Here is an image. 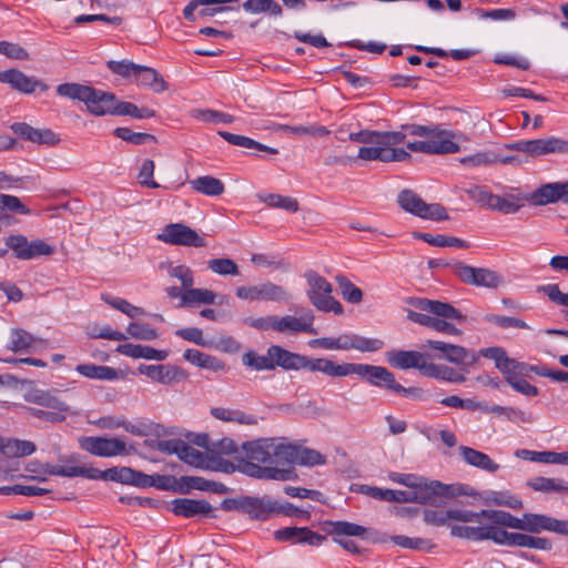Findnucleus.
I'll use <instances>...</instances> for the list:
<instances>
[{"mask_svg":"<svg viewBox=\"0 0 568 568\" xmlns=\"http://www.w3.org/2000/svg\"><path fill=\"white\" fill-rule=\"evenodd\" d=\"M0 53L12 60H29V52L18 43L0 41Z\"/></svg>","mask_w":568,"mask_h":568,"instance_id":"obj_62","label":"nucleus"},{"mask_svg":"<svg viewBox=\"0 0 568 568\" xmlns=\"http://www.w3.org/2000/svg\"><path fill=\"white\" fill-rule=\"evenodd\" d=\"M6 244L9 248H11L14 253V256L19 260L26 261V256L22 254H26L28 252L30 242L28 239L20 234H12L7 237Z\"/></svg>","mask_w":568,"mask_h":568,"instance_id":"obj_63","label":"nucleus"},{"mask_svg":"<svg viewBox=\"0 0 568 568\" xmlns=\"http://www.w3.org/2000/svg\"><path fill=\"white\" fill-rule=\"evenodd\" d=\"M108 68L115 74H119L123 78H128L131 74L139 75L142 69V65L135 64L131 61H108Z\"/></svg>","mask_w":568,"mask_h":568,"instance_id":"obj_61","label":"nucleus"},{"mask_svg":"<svg viewBox=\"0 0 568 568\" xmlns=\"http://www.w3.org/2000/svg\"><path fill=\"white\" fill-rule=\"evenodd\" d=\"M480 355L495 362L496 368L503 374L508 385L518 378L527 377V364L509 357L501 347L483 348Z\"/></svg>","mask_w":568,"mask_h":568,"instance_id":"obj_16","label":"nucleus"},{"mask_svg":"<svg viewBox=\"0 0 568 568\" xmlns=\"http://www.w3.org/2000/svg\"><path fill=\"white\" fill-rule=\"evenodd\" d=\"M190 184L195 192L207 196H219L225 191L223 182L211 175L199 176L190 181Z\"/></svg>","mask_w":568,"mask_h":568,"instance_id":"obj_40","label":"nucleus"},{"mask_svg":"<svg viewBox=\"0 0 568 568\" xmlns=\"http://www.w3.org/2000/svg\"><path fill=\"white\" fill-rule=\"evenodd\" d=\"M234 462L235 463L225 460L221 457H215V460H210L209 468L225 474L240 471L257 479H272L281 481L295 479V474L291 468L261 466L251 462H246L243 456H235Z\"/></svg>","mask_w":568,"mask_h":568,"instance_id":"obj_7","label":"nucleus"},{"mask_svg":"<svg viewBox=\"0 0 568 568\" xmlns=\"http://www.w3.org/2000/svg\"><path fill=\"white\" fill-rule=\"evenodd\" d=\"M75 371L87 378L99 381H114L120 377L115 368L95 364H80Z\"/></svg>","mask_w":568,"mask_h":568,"instance_id":"obj_41","label":"nucleus"},{"mask_svg":"<svg viewBox=\"0 0 568 568\" xmlns=\"http://www.w3.org/2000/svg\"><path fill=\"white\" fill-rule=\"evenodd\" d=\"M79 443L82 449L101 457L123 456L130 453L125 442L120 438L82 437Z\"/></svg>","mask_w":568,"mask_h":568,"instance_id":"obj_19","label":"nucleus"},{"mask_svg":"<svg viewBox=\"0 0 568 568\" xmlns=\"http://www.w3.org/2000/svg\"><path fill=\"white\" fill-rule=\"evenodd\" d=\"M382 342L371 339L356 334H342L337 336V351L356 349L358 352H375L379 349Z\"/></svg>","mask_w":568,"mask_h":568,"instance_id":"obj_33","label":"nucleus"},{"mask_svg":"<svg viewBox=\"0 0 568 568\" xmlns=\"http://www.w3.org/2000/svg\"><path fill=\"white\" fill-rule=\"evenodd\" d=\"M57 93L84 102L88 111L97 116L113 114L116 98L112 93L79 83H62L58 85Z\"/></svg>","mask_w":568,"mask_h":568,"instance_id":"obj_6","label":"nucleus"},{"mask_svg":"<svg viewBox=\"0 0 568 568\" xmlns=\"http://www.w3.org/2000/svg\"><path fill=\"white\" fill-rule=\"evenodd\" d=\"M261 202L273 209H280L290 213H296L300 210V203L295 197L281 195L276 193L258 194Z\"/></svg>","mask_w":568,"mask_h":568,"instance_id":"obj_42","label":"nucleus"},{"mask_svg":"<svg viewBox=\"0 0 568 568\" xmlns=\"http://www.w3.org/2000/svg\"><path fill=\"white\" fill-rule=\"evenodd\" d=\"M214 418L222 422H232L241 425H256L257 420L253 415L245 414L240 409L215 407L211 409Z\"/></svg>","mask_w":568,"mask_h":568,"instance_id":"obj_43","label":"nucleus"},{"mask_svg":"<svg viewBox=\"0 0 568 568\" xmlns=\"http://www.w3.org/2000/svg\"><path fill=\"white\" fill-rule=\"evenodd\" d=\"M399 206L420 219L432 221H445L448 219L446 209L438 203L427 204L423 199L410 190H403L398 194Z\"/></svg>","mask_w":568,"mask_h":568,"instance_id":"obj_14","label":"nucleus"},{"mask_svg":"<svg viewBox=\"0 0 568 568\" xmlns=\"http://www.w3.org/2000/svg\"><path fill=\"white\" fill-rule=\"evenodd\" d=\"M459 453L465 463L468 465L485 470L487 473H496L499 465L495 463L487 454L476 450L467 446H460Z\"/></svg>","mask_w":568,"mask_h":568,"instance_id":"obj_34","label":"nucleus"},{"mask_svg":"<svg viewBox=\"0 0 568 568\" xmlns=\"http://www.w3.org/2000/svg\"><path fill=\"white\" fill-rule=\"evenodd\" d=\"M356 375L373 386L394 393L399 387V383L396 382L394 374L383 366L358 364Z\"/></svg>","mask_w":568,"mask_h":568,"instance_id":"obj_21","label":"nucleus"},{"mask_svg":"<svg viewBox=\"0 0 568 568\" xmlns=\"http://www.w3.org/2000/svg\"><path fill=\"white\" fill-rule=\"evenodd\" d=\"M307 283L306 295L314 307L322 312H332L335 315L344 313L342 304L332 296V284L318 273L308 271L305 273Z\"/></svg>","mask_w":568,"mask_h":568,"instance_id":"obj_10","label":"nucleus"},{"mask_svg":"<svg viewBox=\"0 0 568 568\" xmlns=\"http://www.w3.org/2000/svg\"><path fill=\"white\" fill-rule=\"evenodd\" d=\"M505 146L508 150L526 153L532 159L551 153L568 154V140L557 136L518 141L506 144Z\"/></svg>","mask_w":568,"mask_h":568,"instance_id":"obj_15","label":"nucleus"},{"mask_svg":"<svg viewBox=\"0 0 568 568\" xmlns=\"http://www.w3.org/2000/svg\"><path fill=\"white\" fill-rule=\"evenodd\" d=\"M392 540L397 546L403 548L416 549V550H432L435 545L429 539L424 538H410L406 536H393Z\"/></svg>","mask_w":568,"mask_h":568,"instance_id":"obj_59","label":"nucleus"},{"mask_svg":"<svg viewBox=\"0 0 568 568\" xmlns=\"http://www.w3.org/2000/svg\"><path fill=\"white\" fill-rule=\"evenodd\" d=\"M268 355L271 356L273 369L276 366L294 371L304 369L305 367L306 356L288 352L281 346L273 345L268 347Z\"/></svg>","mask_w":568,"mask_h":568,"instance_id":"obj_31","label":"nucleus"},{"mask_svg":"<svg viewBox=\"0 0 568 568\" xmlns=\"http://www.w3.org/2000/svg\"><path fill=\"white\" fill-rule=\"evenodd\" d=\"M209 270L221 276H237L240 275L239 265L229 257H217L207 261Z\"/></svg>","mask_w":568,"mask_h":568,"instance_id":"obj_51","label":"nucleus"},{"mask_svg":"<svg viewBox=\"0 0 568 568\" xmlns=\"http://www.w3.org/2000/svg\"><path fill=\"white\" fill-rule=\"evenodd\" d=\"M36 449L32 442L2 437L0 453L10 458H19L33 454Z\"/></svg>","mask_w":568,"mask_h":568,"instance_id":"obj_39","label":"nucleus"},{"mask_svg":"<svg viewBox=\"0 0 568 568\" xmlns=\"http://www.w3.org/2000/svg\"><path fill=\"white\" fill-rule=\"evenodd\" d=\"M486 521L500 527H507L526 531L529 534H540L550 531L568 537V520L558 519L544 514L525 513L521 517H516L508 511L497 509H483Z\"/></svg>","mask_w":568,"mask_h":568,"instance_id":"obj_4","label":"nucleus"},{"mask_svg":"<svg viewBox=\"0 0 568 568\" xmlns=\"http://www.w3.org/2000/svg\"><path fill=\"white\" fill-rule=\"evenodd\" d=\"M459 162L464 165L477 168V166H489L498 163V154L495 152H478L465 158H462Z\"/></svg>","mask_w":568,"mask_h":568,"instance_id":"obj_56","label":"nucleus"},{"mask_svg":"<svg viewBox=\"0 0 568 568\" xmlns=\"http://www.w3.org/2000/svg\"><path fill=\"white\" fill-rule=\"evenodd\" d=\"M113 114L130 115L135 119H148L155 116V112L149 108H139L131 102H119L115 100Z\"/></svg>","mask_w":568,"mask_h":568,"instance_id":"obj_52","label":"nucleus"},{"mask_svg":"<svg viewBox=\"0 0 568 568\" xmlns=\"http://www.w3.org/2000/svg\"><path fill=\"white\" fill-rule=\"evenodd\" d=\"M243 9L251 13H270L271 16H281L282 7L274 0H246Z\"/></svg>","mask_w":568,"mask_h":568,"instance_id":"obj_50","label":"nucleus"},{"mask_svg":"<svg viewBox=\"0 0 568 568\" xmlns=\"http://www.w3.org/2000/svg\"><path fill=\"white\" fill-rule=\"evenodd\" d=\"M534 534L508 532L499 525L485 521V525L478 526H453L452 536L460 539L484 541L493 540L497 545L510 547H523L537 550L549 551L552 542L545 537L532 536Z\"/></svg>","mask_w":568,"mask_h":568,"instance_id":"obj_3","label":"nucleus"},{"mask_svg":"<svg viewBox=\"0 0 568 568\" xmlns=\"http://www.w3.org/2000/svg\"><path fill=\"white\" fill-rule=\"evenodd\" d=\"M158 240L181 246L203 247L206 245L205 239L190 226L182 223L168 224L158 235Z\"/></svg>","mask_w":568,"mask_h":568,"instance_id":"obj_17","label":"nucleus"},{"mask_svg":"<svg viewBox=\"0 0 568 568\" xmlns=\"http://www.w3.org/2000/svg\"><path fill=\"white\" fill-rule=\"evenodd\" d=\"M560 201L559 182L542 184L527 194L526 202L536 206L547 205Z\"/></svg>","mask_w":568,"mask_h":568,"instance_id":"obj_37","label":"nucleus"},{"mask_svg":"<svg viewBox=\"0 0 568 568\" xmlns=\"http://www.w3.org/2000/svg\"><path fill=\"white\" fill-rule=\"evenodd\" d=\"M414 237L438 247L455 246L460 248L468 247V244L458 237L445 235H432L429 233L415 232Z\"/></svg>","mask_w":568,"mask_h":568,"instance_id":"obj_49","label":"nucleus"},{"mask_svg":"<svg viewBox=\"0 0 568 568\" xmlns=\"http://www.w3.org/2000/svg\"><path fill=\"white\" fill-rule=\"evenodd\" d=\"M275 130L288 131L296 135L307 134V135H313V136H325V135L329 134V130L323 125L291 126L287 124H280L275 128Z\"/></svg>","mask_w":568,"mask_h":568,"instance_id":"obj_60","label":"nucleus"},{"mask_svg":"<svg viewBox=\"0 0 568 568\" xmlns=\"http://www.w3.org/2000/svg\"><path fill=\"white\" fill-rule=\"evenodd\" d=\"M425 346L440 352L442 355L438 358H444L452 364L469 366L477 361V356L474 353L459 345L427 339Z\"/></svg>","mask_w":568,"mask_h":568,"instance_id":"obj_20","label":"nucleus"},{"mask_svg":"<svg viewBox=\"0 0 568 568\" xmlns=\"http://www.w3.org/2000/svg\"><path fill=\"white\" fill-rule=\"evenodd\" d=\"M11 130L21 138L34 143L55 145L60 142L59 136L49 129H36L27 123L19 122L13 123Z\"/></svg>","mask_w":568,"mask_h":568,"instance_id":"obj_28","label":"nucleus"},{"mask_svg":"<svg viewBox=\"0 0 568 568\" xmlns=\"http://www.w3.org/2000/svg\"><path fill=\"white\" fill-rule=\"evenodd\" d=\"M44 347V339L33 336L24 329L13 328L10 333V342L8 348L14 353L27 351L39 352Z\"/></svg>","mask_w":568,"mask_h":568,"instance_id":"obj_30","label":"nucleus"},{"mask_svg":"<svg viewBox=\"0 0 568 568\" xmlns=\"http://www.w3.org/2000/svg\"><path fill=\"white\" fill-rule=\"evenodd\" d=\"M447 487L439 481H430L429 487H422L418 490H393L392 501L397 503H430L435 495L443 494Z\"/></svg>","mask_w":568,"mask_h":568,"instance_id":"obj_24","label":"nucleus"},{"mask_svg":"<svg viewBox=\"0 0 568 568\" xmlns=\"http://www.w3.org/2000/svg\"><path fill=\"white\" fill-rule=\"evenodd\" d=\"M480 511H473L466 508L448 507L445 509H428L424 513V520L426 524L432 526H455L453 521L457 523H474L478 525H485V516Z\"/></svg>","mask_w":568,"mask_h":568,"instance_id":"obj_12","label":"nucleus"},{"mask_svg":"<svg viewBox=\"0 0 568 568\" xmlns=\"http://www.w3.org/2000/svg\"><path fill=\"white\" fill-rule=\"evenodd\" d=\"M528 486L536 491L562 493L565 491L564 479L536 477L528 481Z\"/></svg>","mask_w":568,"mask_h":568,"instance_id":"obj_53","label":"nucleus"},{"mask_svg":"<svg viewBox=\"0 0 568 568\" xmlns=\"http://www.w3.org/2000/svg\"><path fill=\"white\" fill-rule=\"evenodd\" d=\"M424 356V354L416 351H392L387 354V361L395 368L418 369Z\"/></svg>","mask_w":568,"mask_h":568,"instance_id":"obj_36","label":"nucleus"},{"mask_svg":"<svg viewBox=\"0 0 568 568\" xmlns=\"http://www.w3.org/2000/svg\"><path fill=\"white\" fill-rule=\"evenodd\" d=\"M452 271L463 283L477 287L497 288L504 284V277L486 267H474L462 262L452 265Z\"/></svg>","mask_w":568,"mask_h":568,"instance_id":"obj_13","label":"nucleus"},{"mask_svg":"<svg viewBox=\"0 0 568 568\" xmlns=\"http://www.w3.org/2000/svg\"><path fill=\"white\" fill-rule=\"evenodd\" d=\"M240 507L251 518L257 520H265L274 514H293L292 505L287 507L280 505L277 501L270 498L244 497L240 501Z\"/></svg>","mask_w":568,"mask_h":568,"instance_id":"obj_18","label":"nucleus"},{"mask_svg":"<svg viewBox=\"0 0 568 568\" xmlns=\"http://www.w3.org/2000/svg\"><path fill=\"white\" fill-rule=\"evenodd\" d=\"M179 458L184 463L197 468L209 469L210 467L209 455L195 449L185 442L182 446Z\"/></svg>","mask_w":568,"mask_h":568,"instance_id":"obj_48","label":"nucleus"},{"mask_svg":"<svg viewBox=\"0 0 568 568\" xmlns=\"http://www.w3.org/2000/svg\"><path fill=\"white\" fill-rule=\"evenodd\" d=\"M126 331L130 336L138 339L152 341L158 337L156 331L144 323H131Z\"/></svg>","mask_w":568,"mask_h":568,"instance_id":"obj_64","label":"nucleus"},{"mask_svg":"<svg viewBox=\"0 0 568 568\" xmlns=\"http://www.w3.org/2000/svg\"><path fill=\"white\" fill-rule=\"evenodd\" d=\"M219 134L227 141L230 144L245 148V149H255L258 151L266 152L268 154H278V150L272 146L264 145L251 138L239 135L225 131H220Z\"/></svg>","mask_w":568,"mask_h":568,"instance_id":"obj_44","label":"nucleus"},{"mask_svg":"<svg viewBox=\"0 0 568 568\" xmlns=\"http://www.w3.org/2000/svg\"><path fill=\"white\" fill-rule=\"evenodd\" d=\"M324 527L327 534L334 536V538L339 536L363 537L367 532L365 527L344 520H327L324 523Z\"/></svg>","mask_w":568,"mask_h":568,"instance_id":"obj_38","label":"nucleus"},{"mask_svg":"<svg viewBox=\"0 0 568 568\" xmlns=\"http://www.w3.org/2000/svg\"><path fill=\"white\" fill-rule=\"evenodd\" d=\"M325 463L326 458L320 452L305 447L295 446L286 442L285 463L283 468L294 469L292 467V465L294 464H298L302 466H316L323 465ZM296 477L297 475H295V478Z\"/></svg>","mask_w":568,"mask_h":568,"instance_id":"obj_22","label":"nucleus"},{"mask_svg":"<svg viewBox=\"0 0 568 568\" xmlns=\"http://www.w3.org/2000/svg\"><path fill=\"white\" fill-rule=\"evenodd\" d=\"M285 438H258L242 445L246 462L263 464L267 467H284Z\"/></svg>","mask_w":568,"mask_h":568,"instance_id":"obj_8","label":"nucleus"},{"mask_svg":"<svg viewBox=\"0 0 568 568\" xmlns=\"http://www.w3.org/2000/svg\"><path fill=\"white\" fill-rule=\"evenodd\" d=\"M199 445H203L207 449L210 460H215V457L221 456H243L242 448L240 449L233 439L223 438L217 442L207 443V436H204L202 442H197Z\"/></svg>","mask_w":568,"mask_h":568,"instance_id":"obj_35","label":"nucleus"},{"mask_svg":"<svg viewBox=\"0 0 568 568\" xmlns=\"http://www.w3.org/2000/svg\"><path fill=\"white\" fill-rule=\"evenodd\" d=\"M160 268L166 270L171 277L180 281L184 290H187L194 284L193 271L184 264L174 265L172 262L161 263Z\"/></svg>","mask_w":568,"mask_h":568,"instance_id":"obj_45","label":"nucleus"},{"mask_svg":"<svg viewBox=\"0 0 568 568\" xmlns=\"http://www.w3.org/2000/svg\"><path fill=\"white\" fill-rule=\"evenodd\" d=\"M59 460L63 465L45 464L42 470L47 475L62 477H83L88 479H109L122 484L134 485L136 487H151L158 485L154 476L145 475L130 467H112L106 470H100L93 467L80 465V456L72 454L61 456Z\"/></svg>","mask_w":568,"mask_h":568,"instance_id":"obj_2","label":"nucleus"},{"mask_svg":"<svg viewBox=\"0 0 568 568\" xmlns=\"http://www.w3.org/2000/svg\"><path fill=\"white\" fill-rule=\"evenodd\" d=\"M171 509L178 516L194 517L209 516L213 508L203 499L176 498L171 503Z\"/></svg>","mask_w":568,"mask_h":568,"instance_id":"obj_32","label":"nucleus"},{"mask_svg":"<svg viewBox=\"0 0 568 568\" xmlns=\"http://www.w3.org/2000/svg\"><path fill=\"white\" fill-rule=\"evenodd\" d=\"M237 298L248 302H273V303H288L292 295L287 287L273 283L263 282L256 285H242L235 290Z\"/></svg>","mask_w":568,"mask_h":568,"instance_id":"obj_11","label":"nucleus"},{"mask_svg":"<svg viewBox=\"0 0 568 568\" xmlns=\"http://www.w3.org/2000/svg\"><path fill=\"white\" fill-rule=\"evenodd\" d=\"M23 398L28 403L58 412H67L69 409L68 405L59 398L57 390H45L34 387L28 389L24 393Z\"/></svg>","mask_w":568,"mask_h":568,"instance_id":"obj_27","label":"nucleus"},{"mask_svg":"<svg viewBox=\"0 0 568 568\" xmlns=\"http://www.w3.org/2000/svg\"><path fill=\"white\" fill-rule=\"evenodd\" d=\"M410 304L420 311L429 312L435 315L432 328L436 332L448 335L462 334L460 329L448 322V320H455L458 323H462L466 320V316L453 305L427 298H415L410 301Z\"/></svg>","mask_w":568,"mask_h":568,"instance_id":"obj_9","label":"nucleus"},{"mask_svg":"<svg viewBox=\"0 0 568 568\" xmlns=\"http://www.w3.org/2000/svg\"><path fill=\"white\" fill-rule=\"evenodd\" d=\"M216 294L206 288H193L192 286L184 290L183 304L185 306L213 304L215 302Z\"/></svg>","mask_w":568,"mask_h":568,"instance_id":"obj_46","label":"nucleus"},{"mask_svg":"<svg viewBox=\"0 0 568 568\" xmlns=\"http://www.w3.org/2000/svg\"><path fill=\"white\" fill-rule=\"evenodd\" d=\"M357 365L355 363L338 364L328 358H308L306 356L304 369L320 372L329 377H345L356 374Z\"/></svg>","mask_w":568,"mask_h":568,"instance_id":"obj_23","label":"nucleus"},{"mask_svg":"<svg viewBox=\"0 0 568 568\" xmlns=\"http://www.w3.org/2000/svg\"><path fill=\"white\" fill-rule=\"evenodd\" d=\"M140 81L142 85L149 87L155 93H161L168 90L169 84L162 75L153 68L142 65L140 72Z\"/></svg>","mask_w":568,"mask_h":568,"instance_id":"obj_47","label":"nucleus"},{"mask_svg":"<svg viewBox=\"0 0 568 568\" xmlns=\"http://www.w3.org/2000/svg\"><path fill=\"white\" fill-rule=\"evenodd\" d=\"M335 280L341 290V294L347 302L354 303V304L362 302V300H363L362 290L356 287L346 276L338 275L335 277Z\"/></svg>","mask_w":568,"mask_h":568,"instance_id":"obj_55","label":"nucleus"},{"mask_svg":"<svg viewBox=\"0 0 568 568\" xmlns=\"http://www.w3.org/2000/svg\"><path fill=\"white\" fill-rule=\"evenodd\" d=\"M408 135L418 136L423 140L407 142L408 151L424 154H448L459 151L455 141L456 134L452 131L440 129L436 125L405 124L403 125Z\"/></svg>","mask_w":568,"mask_h":568,"instance_id":"obj_5","label":"nucleus"},{"mask_svg":"<svg viewBox=\"0 0 568 568\" xmlns=\"http://www.w3.org/2000/svg\"><path fill=\"white\" fill-rule=\"evenodd\" d=\"M242 362L244 365L256 371L273 369L271 356L268 355V353L266 355H258L257 353L250 351L243 355Z\"/></svg>","mask_w":568,"mask_h":568,"instance_id":"obj_57","label":"nucleus"},{"mask_svg":"<svg viewBox=\"0 0 568 568\" xmlns=\"http://www.w3.org/2000/svg\"><path fill=\"white\" fill-rule=\"evenodd\" d=\"M408 132L400 131H371L362 130L349 134V140L365 145L358 149L356 158H329L326 164H346L348 161L362 160L365 162L379 161L384 163L404 162L410 159L408 151L396 148L405 141Z\"/></svg>","mask_w":568,"mask_h":568,"instance_id":"obj_1","label":"nucleus"},{"mask_svg":"<svg viewBox=\"0 0 568 568\" xmlns=\"http://www.w3.org/2000/svg\"><path fill=\"white\" fill-rule=\"evenodd\" d=\"M139 371L152 381L163 385H173L186 378L183 369L166 365H142Z\"/></svg>","mask_w":568,"mask_h":568,"instance_id":"obj_26","label":"nucleus"},{"mask_svg":"<svg viewBox=\"0 0 568 568\" xmlns=\"http://www.w3.org/2000/svg\"><path fill=\"white\" fill-rule=\"evenodd\" d=\"M114 135L123 141L139 145L146 142L155 141V136L149 133L133 132L129 128H116Z\"/></svg>","mask_w":568,"mask_h":568,"instance_id":"obj_58","label":"nucleus"},{"mask_svg":"<svg viewBox=\"0 0 568 568\" xmlns=\"http://www.w3.org/2000/svg\"><path fill=\"white\" fill-rule=\"evenodd\" d=\"M314 315L310 312L301 317L292 315L277 316L276 332L277 333H308L315 334L313 327Z\"/></svg>","mask_w":568,"mask_h":568,"instance_id":"obj_29","label":"nucleus"},{"mask_svg":"<svg viewBox=\"0 0 568 568\" xmlns=\"http://www.w3.org/2000/svg\"><path fill=\"white\" fill-rule=\"evenodd\" d=\"M0 82L11 85L12 89L30 94L40 88L47 90V85L31 77H28L18 69H9L0 72Z\"/></svg>","mask_w":568,"mask_h":568,"instance_id":"obj_25","label":"nucleus"},{"mask_svg":"<svg viewBox=\"0 0 568 568\" xmlns=\"http://www.w3.org/2000/svg\"><path fill=\"white\" fill-rule=\"evenodd\" d=\"M191 115L199 121L211 123H232L234 121L232 115L211 109H195L192 110Z\"/></svg>","mask_w":568,"mask_h":568,"instance_id":"obj_54","label":"nucleus"}]
</instances>
